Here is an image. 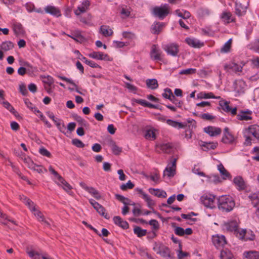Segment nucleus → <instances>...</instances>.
I'll return each mask as SVG.
<instances>
[{
	"instance_id": "obj_1",
	"label": "nucleus",
	"mask_w": 259,
	"mask_h": 259,
	"mask_svg": "<svg viewBox=\"0 0 259 259\" xmlns=\"http://www.w3.org/2000/svg\"><path fill=\"white\" fill-rule=\"evenodd\" d=\"M217 201L218 208L223 212H230L234 208L235 203L233 198L229 195H223L219 197L211 195V209L215 207L213 204Z\"/></svg>"
},
{
	"instance_id": "obj_2",
	"label": "nucleus",
	"mask_w": 259,
	"mask_h": 259,
	"mask_svg": "<svg viewBox=\"0 0 259 259\" xmlns=\"http://www.w3.org/2000/svg\"><path fill=\"white\" fill-rule=\"evenodd\" d=\"M152 13L154 16L158 18L160 20H163L169 13V6L167 4H164L160 7L156 6L153 8Z\"/></svg>"
},
{
	"instance_id": "obj_3",
	"label": "nucleus",
	"mask_w": 259,
	"mask_h": 259,
	"mask_svg": "<svg viewBox=\"0 0 259 259\" xmlns=\"http://www.w3.org/2000/svg\"><path fill=\"white\" fill-rule=\"evenodd\" d=\"M219 106L226 113L232 116L237 114V107H232L229 105L230 102L226 100L221 99L219 102Z\"/></svg>"
},
{
	"instance_id": "obj_4",
	"label": "nucleus",
	"mask_w": 259,
	"mask_h": 259,
	"mask_svg": "<svg viewBox=\"0 0 259 259\" xmlns=\"http://www.w3.org/2000/svg\"><path fill=\"white\" fill-rule=\"evenodd\" d=\"M163 49L168 55L174 57L178 56L179 52V46L176 43L164 45Z\"/></svg>"
},
{
	"instance_id": "obj_5",
	"label": "nucleus",
	"mask_w": 259,
	"mask_h": 259,
	"mask_svg": "<svg viewBox=\"0 0 259 259\" xmlns=\"http://www.w3.org/2000/svg\"><path fill=\"white\" fill-rule=\"evenodd\" d=\"M211 241L214 246L217 248L223 247L227 243L226 238L223 235H212Z\"/></svg>"
},
{
	"instance_id": "obj_6",
	"label": "nucleus",
	"mask_w": 259,
	"mask_h": 259,
	"mask_svg": "<svg viewBox=\"0 0 259 259\" xmlns=\"http://www.w3.org/2000/svg\"><path fill=\"white\" fill-rule=\"evenodd\" d=\"M88 55L90 58L99 60L111 61L112 60L108 55L101 52H93Z\"/></svg>"
},
{
	"instance_id": "obj_7",
	"label": "nucleus",
	"mask_w": 259,
	"mask_h": 259,
	"mask_svg": "<svg viewBox=\"0 0 259 259\" xmlns=\"http://www.w3.org/2000/svg\"><path fill=\"white\" fill-rule=\"evenodd\" d=\"M236 236L239 239L242 240H253L254 238V235L251 234V236L248 237L246 236V230L238 229L235 232H234Z\"/></svg>"
},
{
	"instance_id": "obj_8",
	"label": "nucleus",
	"mask_w": 259,
	"mask_h": 259,
	"mask_svg": "<svg viewBox=\"0 0 259 259\" xmlns=\"http://www.w3.org/2000/svg\"><path fill=\"white\" fill-rule=\"evenodd\" d=\"M185 41L190 47L194 48H200L204 46L203 42L194 38L187 37Z\"/></svg>"
},
{
	"instance_id": "obj_9",
	"label": "nucleus",
	"mask_w": 259,
	"mask_h": 259,
	"mask_svg": "<svg viewBox=\"0 0 259 259\" xmlns=\"http://www.w3.org/2000/svg\"><path fill=\"white\" fill-rule=\"evenodd\" d=\"M254 207H258L256 211V215L259 218V192L251 194L248 196Z\"/></svg>"
},
{
	"instance_id": "obj_10",
	"label": "nucleus",
	"mask_w": 259,
	"mask_h": 259,
	"mask_svg": "<svg viewBox=\"0 0 259 259\" xmlns=\"http://www.w3.org/2000/svg\"><path fill=\"white\" fill-rule=\"evenodd\" d=\"M151 58L154 61H161V53L159 50L157 49L156 45H153L150 53Z\"/></svg>"
},
{
	"instance_id": "obj_11",
	"label": "nucleus",
	"mask_w": 259,
	"mask_h": 259,
	"mask_svg": "<svg viewBox=\"0 0 259 259\" xmlns=\"http://www.w3.org/2000/svg\"><path fill=\"white\" fill-rule=\"evenodd\" d=\"M108 145L111 147L112 151L114 155H119L122 152V148L118 147L114 141L112 139L108 140Z\"/></svg>"
},
{
	"instance_id": "obj_12",
	"label": "nucleus",
	"mask_w": 259,
	"mask_h": 259,
	"mask_svg": "<svg viewBox=\"0 0 259 259\" xmlns=\"http://www.w3.org/2000/svg\"><path fill=\"white\" fill-rule=\"evenodd\" d=\"M113 221L115 225L121 227L123 229H127L129 227L128 223L125 221H123L119 216L114 217Z\"/></svg>"
},
{
	"instance_id": "obj_13",
	"label": "nucleus",
	"mask_w": 259,
	"mask_h": 259,
	"mask_svg": "<svg viewBox=\"0 0 259 259\" xmlns=\"http://www.w3.org/2000/svg\"><path fill=\"white\" fill-rule=\"evenodd\" d=\"M90 5V3L89 1H84L81 5L77 7V9L75 11V15L78 16L80 14L85 12Z\"/></svg>"
},
{
	"instance_id": "obj_14",
	"label": "nucleus",
	"mask_w": 259,
	"mask_h": 259,
	"mask_svg": "<svg viewBox=\"0 0 259 259\" xmlns=\"http://www.w3.org/2000/svg\"><path fill=\"white\" fill-rule=\"evenodd\" d=\"M164 26L163 22H156L151 26V32L154 34H158Z\"/></svg>"
},
{
	"instance_id": "obj_15",
	"label": "nucleus",
	"mask_w": 259,
	"mask_h": 259,
	"mask_svg": "<svg viewBox=\"0 0 259 259\" xmlns=\"http://www.w3.org/2000/svg\"><path fill=\"white\" fill-rule=\"evenodd\" d=\"M226 229L230 232H235L238 229V223L235 221H231L225 224Z\"/></svg>"
},
{
	"instance_id": "obj_16",
	"label": "nucleus",
	"mask_w": 259,
	"mask_h": 259,
	"mask_svg": "<svg viewBox=\"0 0 259 259\" xmlns=\"http://www.w3.org/2000/svg\"><path fill=\"white\" fill-rule=\"evenodd\" d=\"M134 102L144 106L145 107H148L150 108H154V109H160L161 110V108L158 107V105L152 104L147 101H146L145 100L143 99H134L133 100Z\"/></svg>"
},
{
	"instance_id": "obj_17",
	"label": "nucleus",
	"mask_w": 259,
	"mask_h": 259,
	"mask_svg": "<svg viewBox=\"0 0 259 259\" xmlns=\"http://www.w3.org/2000/svg\"><path fill=\"white\" fill-rule=\"evenodd\" d=\"M233 183L239 190H244L246 187V184L241 177H235L233 180Z\"/></svg>"
},
{
	"instance_id": "obj_18",
	"label": "nucleus",
	"mask_w": 259,
	"mask_h": 259,
	"mask_svg": "<svg viewBox=\"0 0 259 259\" xmlns=\"http://www.w3.org/2000/svg\"><path fill=\"white\" fill-rule=\"evenodd\" d=\"M221 19L227 23L235 22V18L233 16L232 13L230 12L225 11L222 13Z\"/></svg>"
},
{
	"instance_id": "obj_19",
	"label": "nucleus",
	"mask_w": 259,
	"mask_h": 259,
	"mask_svg": "<svg viewBox=\"0 0 259 259\" xmlns=\"http://www.w3.org/2000/svg\"><path fill=\"white\" fill-rule=\"evenodd\" d=\"M224 68L227 71H229L230 70H231L237 72L242 71V66L235 63H231L229 64H226L224 66Z\"/></svg>"
},
{
	"instance_id": "obj_20",
	"label": "nucleus",
	"mask_w": 259,
	"mask_h": 259,
	"mask_svg": "<svg viewBox=\"0 0 259 259\" xmlns=\"http://www.w3.org/2000/svg\"><path fill=\"white\" fill-rule=\"evenodd\" d=\"M218 169L222 177L223 180H231V176L230 174L225 169L222 163L218 165Z\"/></svg>"
},
{
	"instance_id": "obj_21",
	"label": "nucleus",
	"mask_w": 259,
	"mask_h": 259,
	"mask_svg": "<svg viewBox=\"0 0 259 259\" xmlns=\"http://www.w3.org/2000/svg\"><path fill=\"white\" fill-rule=\"evenodd\" d=\"M45 11L46 13L56 17H59L61 15L60 11L54 6H48L45 8Z\"/></svg>"
},
{
	"instance_id": "obj_22",
	"label": "nucleus",
	"mask_w": 259,
	"mask_h": 259,
	"mask_svg": "<svg viewBox=\"0 0 259 259\" xmlns=\"http://www.w3.org/2000/svg\"><path fill=\"white\" fill-rule=\"evenodd\" d=\"M149 192L151 194L159 198H165L167 196L166 193L163 190H160L158 189H154L150 188L149 189Z\"/></svg>"
},
{
	"instance_id": "obj_23",
	"label": "nucleus",
	"mask_w": 259,
	"mask_h": 259,
	"mask_svg": "<svg viewBox=\"0 0 259 259\" xmlns=\"http://www.w3.org/2000/svg\"><path fill=\"white\" fill-rule=\"evenodd\" d=\"M251 114V111L249 110L241 111L240 113L237 115V119L239 120H248L251 119V117L250 115Z\"/></svg>"
},
{
	"instance_id": "obj_24",
	"label": "nucleus",
	"mask_w": 259,
	"mask_h": 259,
	"mask_svg": "<svg viewBox=\"0 0 259 259\" xmlns=\"http://www.w3.org/2000/svg\"><path fill=\"white\" fill-rule=\"evenodd\" d=\"M246 7L243 6L240 3H235V14L238 16H241L244 15L246 11Z\"/></svg>"
},
{
	"instance_id": "obj_25",
	"label": "nucleus",
	"mask_w": 259,
	"mask_h": 259,
	"mask_svg": "<svg viewBox=\"0 0 259 259\" xmlns=\"http://www.w3.org/2000/svg\"><path fill=\"white\" fill-rule=\"evenodd\" d=\"M61 179H59L58 182H57V184L59 186H61L63 189L67 192H69L70 190L72 189V186L68 183L63 177L61 178Z\"/></svg>"
},
{
	"instance_id": "obj_26",
	"label": "nucleus",
	"mask_w": 259,
	"mask_h": 259,
	"mask_svg": "<svg viewBox=\"0 0 259 259\" xmlns=\"http://www.w3.org/2000/svg\"><path fill=\"white\" fill-rule=\"evenodd\" d=\"M220 257L221 259H233V255L229 249L225 248L221 250Z\"/></svg>"
},
{
	"instance_id": "obj_27",
	"label": "nucleus",
	"mask_w": 259,
	"mask_h": 259,
	"mask_svg": "<svg viewBox=\"0 0 259 259\" xmlns=\"http://www.w3.org/2000/svg\"><path fill=\"white\" fill-rule=\"evenodd\" d=\"M248 132L256 139L259 140V126L252 125L248 128Z\"/></svg>"
},
{
	"instance_id": "obj_28",
	"label": "nucleus",
	"mask_w": 259,
	"mask_h": 259,
	"mask_svg": "<svg viewBox=\"0 0 259 259\" xmlns=\"http://www.w3.org/2000/svg\"><path fill=\"white\" fill-rule=\"evenodd\" d=\"M166 123L175 128H183L186 126L187 124L185 123H183L182 122H180L177 121H174L171 119H167L166 120Z\"/></svg>"
},
{
	"instance_id": "obj_29",
	"label": "nucleus",
	"mask_w": 259,
	"mask_h": 259,
	"mask_svg": "<svg viewBox=\"0 0 259 259\" xmlns=\"http://www.w3.org/2000/svg\"><path fill=\"white\" fill-rule=\"evenodd\" d=\"M146 84L148 88L155 90L158 87V83L156 79H148L146 80Z\"/></svg>"
},
{
	"instance_id": "obj_30",
	"label": "nucleus",
	"mask_w": 259,
	"mask_h": 259,
	"mask_svg": "<svg viewBox=\"0 0 259 259\" xmlns=\"http://www.w3.org/2000/svg\"><path fill=\"white\" fill-rule=\"evenodd\" d=\"M21 199L23 200V202L28 207L30 210L32 211H35L36 210L34 203L30 199L23 196L22 197H21Z\"/></svg>"
},
{
	"instance_id": "obj_31",
	"label": "nucleus",
	"mask_w": 259,
	"mask_h": 259,
	"mask_svg": "<svg viewBox=\"0 0 259 259\" xmlns=\"http://www.w3.org/2000/svg\"><path fill=\"white\" fill-rule=\"evenodd\" d=\"M69 37L73 39L76 42L80 43L82 42L84 40V38L82 36L79 31L73 32L71 35H67Z\"/></svg>"
},
{
	"instance_id": "obj_32",
	"label": "nucleus",
	"mask_w": 259,
	"mask_h": 259,
	"mask_svg": "<svg viewBox=\"0 0 259 259\" xmlns=\"http://www.w3.org/2000/svg\"><path fill=\"white\" fill-rule=\"evenodd\" d=\"M222 141L225 144H232L235 141V138L230 133H224Z\"/></svg>"
},
{
	"instance_id": "obj_33",
	"label": "nucleus",
	"mask_w": 259,
	"mask_h": 259,
	"mask_svg": "<svg viewBox=\"0 0 259 259\" xmlns=\"http://www.w3.org/2000/svg\"><path fill=\"white\" fill-rule=\"evenodd\" d=\"M14 47V44L11 41H4L2 43L1 45V49L5 52L13 49Z\"/></svg>"
},
{
	"instance_id": "obj_34",
	"label": "nucleus",
	"mask_w": 259,
	"mask_h": 259,
	"mask_svg": "<svg viewBox=\"0 0 259 259\" xmlns=\"http://www.w3.org/2000/svg\"><path fill=\"white\" fill-rule=\"evenodd\" d=\"M160 149L164 152L170 153L173 151L174 146L172 143H168L162 144L160 146Z\"/></svg>"
},
{
	"instance_id": "obj_35",
	"label": "nucleus",
	"mask_w": 259,
	"mask_h": 259,
	"mask_svg": "<svg viewBox=\"0 0 259 259\" xmlns=\"http://www.w3.org/2000/svg\"><path fill=\"white\" fill-rule=\"evenodd\" d=\"M176 174V169L172 167L169 166V165L165 168L163 171V177L167 176L168 177H173Z\"/></svg>"
},
{
	"instance_id": "obj_36",
	"label": "nucleus",
	"mask_w": 259,
	"mask_h": 259,
	"mask_svg": "<svg viewBox=\"0 0 259 259\" xmlns=\"http://www.w3.org/2000/svg\"><path fill=\"white\" fill-rule=\"evenodd\" d=\"M134 233L137 235L138 237H142L146 235L147 232L146 229H142L139 226H135L134 228Z\"/></svg>"
},
{
	"instance_id": "obj_37",
	"label": "nucleus",
	"mask_w": 259,
	"mask_h": 259,
	"mask_svg": "<svg viewBox=\"0 0 259 259\" xmlns=\"http://www.w3.org/2000/svg\"><path fill=\"white\" fill-rule=\"evenodd\" d=\"M74 119L78 123V124L85 127H88L89 126L88 122L82 118L81 116H78L77 114H75L73 116Z\"/></svg>"
},
{
	"instance_id": "obj_38",
	"label": "nucleus",
	"mask_w": 259,
	"mask_h": 259,
	"mask_svg": "<svg viewBox=\"0 0 259 259\" xmlns=\"http://www.w3.org/2000/svg\"><path fill=\"white\" fill-rule=\"evenodd\" d=\"M245 82L241 80L236 81L235 83V90L238 93L244 92Z\"/></svg>"
},
{
	"instance_id": "obj_39",
	"label": "nucleus",
	"mask_w": 259,
	"mask_h": 259,
	"mask_svg": "<svg viewBox=\"0 0 259 259\" xmlns=\"http://www.w3.org/2000/svg\"><path fill=\"white\" fill-rule=\"evenodd\" d=\"M2 104L5 108L9 110L11 113L13 114L15 116H17L18 112L15 110L14 107L11 105V104L9 102L7 101H3V102H2Z\"/></svg>"
},
{
	"instance_id": "obj_40",
	"label": "nucleus",
	"mask_w": 259,
	"mask_h": 259,
	"mask_svg": "<svg viewBox=\"0 0 259 259\" xmlns=\"http://www.w3.org/2000/svg\"><path fill=\"white\" fill-rule=\"evenodd\" d=\"M109 28V27L106 25H102L100 27V31L105 36H109L113 34V31Z\"/></svg>"
},
{
	"instance_id": "obj_41",
	"label": "nucleus",
	"mask_w": 259,
	"mask_h": 259,
	"mask_svg": "<svg viewBox=\"0 0 259 259\" xmlns=\"http://www.w3.org/2000/svg\"><path fill=\"white\" fill-rule=\"evenodd\" d=\"M57 77L60 78L61 79L71 84L75 88V90L77 93L81 95L82 94V93L78 90L77 85L74 82V81L72 79L68 78L65 76H62L60 75H58Z\"/></svg>"
},
{
	"instance_id": "obj_42",
	"label": "nucleus",
	"mask_w": 259,
	"mask_h": 259,
	"mask_svg": "<svg viewBox=\"0 0 259 259\" xmlns=\"http://www.w3.org/2000/svg\"><path fill=\"white\" fill-rule=\"evenodd\" d=\"M79 59L83 61L85 64L92 68H101V67L99 65L93 61L88 60L85 57H82V58H79Z\"/></svg>"
},
{
	"instance_id": "obj_43",
	"label": "nucleus",
	"mask_w": 259,
	"mask_h": 259,
	"mask_svg": "<svg viewBox=\"0 0 259 259\" xmlns=\"http://www.w3.org/2000/svg\"><path fill=\"white\" fill-rule=\"evenodd\" d=\"M171 226L174 228V232L176 235L179 236H183L184 235V229L183 228L176 226L175 223H171Z\"/></svg>"
},
{
	"instance_id": "obj_44",
	"label": "nucleus",
	"mask_w": 259,
	"mask_h": 259,
	"mask_svg": "<svg viewBox=\"0 0 259 259\" xmlns=\"http://www.w3.org/2000/svg\"><path fill=\"white\" fill-rule=\"evenodd\" d=\"M201 203L207 208H210V197L206 195H202L200 198Z\"/></svg>"
},
{
	"instance_id": "obj_45",
	"label": "nucleus",
	"mask_w": 259,
	"mask_h": 259,
	"mask_svg": "<svg viewBox=\"0 0 259 259\" xmlns=\"http://www.w3.org/2000/svg\"><path fill=\"white\" fill-rule=\"evenodd\" d=\"M22 65L26 67L27 73L29 74L33 73L37 71V68L32 66L28 62H24Z\"/></svg>"
},
{
	"instance_id": "obj_46",
	"label": "nucleus",
	"mask_w": 259,
	"mask_h": 259,
	"mask_svg": "<svg viewBox=\"0 0 259 259\" xmlns=\"http://www.w3.org/2000/svg\"><path fill=\"white\" fill-rule=\"evenodd\" d=\"M115 196L116 199L123 203L124 205H127L130 204V202L131 200L128 198L118 194H115Z\"/></svg>"
},
{
	"instance_id": "obj_47",
	"label": "nucleus",
	"mask_w": 259,
	"mask_h": 259,
	"mask_svg": "<svg viewBox=\"0 0 259 259\" xmlns=\"http://www.w3.org/2000/svg\"><path fill=\"white\" fill-rule=\"evenodd\" d=\"M11 222L14 224H16L14 221H11L8 219L7 216L6 214L2 213L0 211V222L5 225H8V223Z\"/></svg>"
},
{
	"instance_id": "obj_48",
	"label": "nucleus",
	"mask_w": 259,
	"mask_h": 259,
	"mask_svg": "<svg viewBox=\"0 0 259 259\" xmlns=\"http://www.w3.org/2000/svg\"><path fill=\"white\" fill-rule=\"evenodd\" d=\"M198 145L203 151H207L209 150L210 142H205L202 140H200L198 141Z\"/></svg>"
},
{
	"instance_id": "obj_49",
	"label": "nucleus",
	"mask_w": 259,
	"mask_h": 259,
	"mask_svg": "<svg viewBox=\"0 0 259 259\" xmlns=\"http://www.w3.org/2000/svg\"><path fill=\"white\" fill-rule=\"evenodd\" d=\"M232 44V39H229L223 46L221 50V52L228 53L230 51Z\"/></svg>"
},
{
	"instance_id": "obj_50",
	"label": "nucleus",
	"mask_w": 259,
	"mask_h": 259,
	"mask_svg": "<svg viewBox=\"0 0 259 259\" xmlns=\"http://www.w3.org/2000/svg\"><path fill=\"white\" fill-rule=\"evenodd\" d=\"M58 130L64 134H66L65 132V126L63 121L61 119H58L57 121L55 123Z\"/></svg>"
},
{
	"instance_id": "obj_51",
	"label": "nucleus",
	"mask_w": 259,
	"mask_h": 259,
	"mask_svg": "<svg viewBox=\"0 0 259 259\" xmlns=\"http://www.w3.org/2000/svg\"><path fill=\"white\" fill-rule=\"evenodd\" d=\"M164 92L162 93V96L164 98L168 99L169 100L171 99L172 96L174 95L171 90L167 88L164 90Z\"/></svg>"
},
{
	"instance_id": "obj_52",
	"label": "nucleus",
	"mask_w": 259,
	"mask_h": 259,
	"mask_svg": "<svg viewBox=\"0 0 259 259\" xmlns=\"http://www.w3.org/2000/svg\"><path fill=\"white\" fill-rule=\"evenodd\" d=\"M246 259H258V252L257 251H249L245 255Z\"/></svg>"
},
{
	"instance_id": "obj_53",
	"label": "nucleus",
	"mask_w": 259,
	"mask_h": 259,
	"mask_svg": "<svg viewBox=\"0 0 259 259\" xmlns=\"http://www.w3.org/2000/svg\"><path fill=\"white\" fill-rule=\"evenodd\" d=\"M134 184L130 180L126 184H122L120 188L123 191H126L127 189H132L134 187Z\"/></svg>"
},
{
	"instance_id": "obj_54",
	"label": "nucleus",
	"mask_w": 259,
	"mask_h": 259,
	"mask_svg": "<svg viewBox=\"0 0 259 259\" xmlns=\"http://www.w3.org/2000/svg\"><path fill=\"white\" fill-rule=\"evenodd\" d=\"M145 137L147 139L155 140L156 139L155 132L153 130H147L145 135Z\"/></svg>"
},
{
	"instance_id": "obj_55",
	"label": "nucleus",
	"mask_w": 259,
	"mask_h": 259,
	"mask_svg": "<svg viewBox=\"0 0 259 259\" xmlns=\"http://www.w3.org/2000/svg\"><path fill=\"white\" fill-rule=\"evenodd\" d=\"M169 101H170L173 104H174L177 107L179 108H182L183 104V102L177 99L174 95L172 96V97L171 99L169 100Z\"/></svg>"
},
{
	"instance_id": "obj_56",
	"label": "nucleus",
	"mask_w": 259,
	"mask_h": 259,
	"mask_svg": "<svg viewBox=\"0 0 259 259\" xmlns=\"http://www.w3.org/2000/svg\"><path fill=\"white\" fill-rule=\"evenodd\" d=\"M157 253L161 254L164 257L168 258L171 257L169 249L167 247H165L161 251L158 252Z\"/></svg>"
},
{
	"instance_id": "obj_57",
	"label": "nucleus",
	"mask_w": 259,
	"mask_h": 259,
	"mask_svg": "<svg viewBox=\"0 0 259 259\" xmlns=\"http://www.w3.org/2000/svg\"><path fill=\"white\" fill-rule=\"evenodd\" d=\"M148 224L152 226V230L153 231H157L159 229V224L156 220H151Z\"/></svg>"
},
{
	"instance_id": "obj_58",
	"label": "nucleus",
	"mask_w": 259,
	"mask_h": 259,
	"mask_svg": "<svg viewBox=\"0 0 259 259\" xmlns=\"http://www.w3.org/2000/svg\"><path fill=\"white\" fill-rule=\"evenodd\" d=\"M39 153L44 156H46L47 157H51L52 154L51 153L45 148L42 147L39 149Z\"/></svg>"
},
{
	"instance_id": "obj_59",
	"label": "nucleus",
	"mask_w": 259,
	"mask_h": 259,
	"mask_svg": "<svg viewBox=\"0 0 259 259\" xmlns=\"http://www.w3.org/2000/svg\"><path fill=\"white\" fill-rule=\"evenodd\" d=\"M106 209L101 205L99 209L97 210V212L102 217H104L106 219H109V217L108 214L105 213Z\"/></svg>"
},
{
	"instance_id": "obj_60",
	"label": "nucleus",
	"mask_w": 259,
	"mask_h": 259,
	"mask_svg": "<svg viewBox=\"0 0 259 259\" xmlns=\"http://www.w3.org/2000/svg\"><path fill=\"white\" fill-rule=\"evenodd\" d=\"M72 144L78 148H83L84 147L83 143L78 139H74L72 140Z\"/></svg>"
},
{
	"instance_id": "obj_61",
	"label": "nucleus",
	"mask_w": 259,
	"mask_h": 259,
	"mask_svg": "<svg viewBox=\"0 0 259 259\" xmlns=\"http://www.w3.org/2000/svg\"><path fill=\"white\" fill-rule=\"evenodd\" d=\"M143 199L147 203V205L149 207L151 208L153 205H155L154 201L151 199L148 195H144Z\"/></svg>"
},
{
	"instance_id": "obj_62",
	"label": "nucleus",
	"mask_w": 259,
	"mask_h": 259,
	"mask_svg": "<svg viewBox=\"0 0 259 259\" xmlns=\"http://www.w3.org/2000/svg\"><path fill=\"white\" fill-rule=\"evenodd\" d=\"M221 132L222 130L220 128L211 126V137L219 135Z\"/></svg>"
},
{
	"instance_id": "obj_63",
	"label": "nucleus",
	"mask_w": 259,
	"mask_h": 259,
	"mask_svg": "<svg viewBox=\"0 0 259 259\" xmlns=\"http://www.w3.org/2000/svg\"><path fill=\"white\" fill-rule=\"evenodd\" d=\"M45 78L46 79L43 81L44 83L48 84L49 87H51L54 82L53 78L49 75L45 77Z\"/></svg>"
},
{
	"instance_id": "obj_64",
	"label": "nucleus",
	"mask_w": 259,
	"mask_h": 259,
	"mask_svg": "<svg viewBox=\"0 0 259 259\" xmlns=\"http://www.w3.org/2000/svg\"><path fill=\"white\" fill-rule=\"evenodd\" d=\"M28 254L30 257L33 258V259H39L40 256V254L39 253L33 250L28 252Z\"/></svg>"
}]
</instances>
